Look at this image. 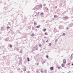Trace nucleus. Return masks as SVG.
<instances>
[{
  "instance_id": "f257e3e1",
  "label": "nucleus",
  "mask_w": 73,
  "mask_h": 73,
  "mask_svg": "<svg viewBox=\"0 0 73 73\" xmlns=\"http://www.w3.org/2000/svg\"><path fill=\"white\" fill-rule=\"evenodd\" d=\"M42 5H38V7L39 8V9H40V7H42Z\"/></svg>"
},
{
  "instance_id": "f03ea898",
  "label": "nucleus",
  "mask_w": 73,
  "mask_h": 73,
  "mask_svg": "<svg viewBox=\"0 0 73 73\" xmlns=\"http://www.w3.org/2000/svg\"><path fill=\"white\" fill-rule=\"evenodd\" d=\"M66 60H65V59H63V63L64 64H66Z\"/></svg>"
},
{
  "instance_id": "7ed1b4c3",
  "label": "nucleus",
  "mask_w": 73,
  "mask_h": 73,
  "mask_svg": "<svg viewBox=\"0 0 73 73\" xmlns=\"http://www.w3.org/2000/svg\"><path fill=\"white\" fill-rule=\"evenodd\" d=\"M50 69L51 70H53V67H51L50 68Z\"/></svg>"
},
{
  "instance_id": "20e7f679",
  "label": "nucleus",
  "mask_w": 73,
  "mask_h": 73,
  "mask_svg": "<svg viewBox=\"0 0 73 73\" xmlns=\"http://www.w3.org/2000/svg\"><path fill=\"white\" fill-rule=\"evenodd\" d=\"M64 64H63V63L62 64L61 66L62 67H64Z\"/></svg>"
},
{
  "instance_id": "39448f33",
  "label": "nucleus",
  "mask_w": 73,
  "mask_h": 73,
  "mask_svg": "<svg viewBox=\"0 0 73 73\" xmlns=\"http://www.w3.org/2000/svg\"><path fill=\"white\" fill-rule=\"evenodd\" d=\"M57 15H54V17H55L56 18H57Z\"/></svg>"
},
{
  "instance_id": "423d86ee",
  "label": "nucleus",
  "mask_w": 73,
  "mask_h": 73,
  "mask_svg": "<svg viewBox=\"0 0 73 73\" xmlns=\"http://www.w3.org/2000/svg\"><path fill=\"white\" fill-rule=\"evenodd\" d=\"M36 27L38 28H40V25L37 26H36Z\"/></svg>"
},
{
  "instance_id": "0eeeda50",
  "label": "nucleus",
  "mask_w": 73,
  "mask_h": 73,
  "mask_svg": "<svg viewBox=\"0 0 73 73\" xmlns=\"http://www.w3.org/2000/svg\"><path fill=\"white\" fill-rule=\"evenodd\" d=\"M64 19H68V17H64Z\"/></svg>"
},
{
  "instance_id": "6e6552de",
  "label": "nucleus",
  "mask_w": 73,
  "mask_h": 73,
  "mask_svg": "<svg viewBox=\"0 0 73 73\" xmlns=\"http://www.w3.org/2000/svg\"><path fill=\"white\" fill-rule=\"evenodd\" d=\"M10 48H12V45H10Z\"/></svg>"
},
{
  "instance_id": "1a4fd4ad",
  "label": "nucleus",
  "mask_w": 73,
  "mask_h": 73,
  "mask_svg": "<svg viewBox=\"0 0 73 73\" xmlns=\"http://www.w3.org/2000/svg\"><path fill=\"white\" fill-rule=\"evenodd\" d=\"M31 36H34V34H32Z\"/></svg>"
},
{
  "instance_id": "9d476101",
  "label": "nucleus",
  "mask_w": 73,
  "mask_h": 73,
  "mask_svg": "<svg viewBox=\"0 0 73 73\" xmlns=\"http://www.w3.org/2000/svg\"><path fill=\"white\" fill-rule=\"evenodd\" d=\"M51 45H52V44H51V43H49L48 45H49V46H50Z\"/></svg>"
},
{
  "instance_id": "9b49d317",
  "label": "nucleus",
  "mask_w": 73,
  "mask_h": 73,
  "mask_svg": "<svg viewBox=\"0 0 73 73\" xmlns=\"http://www.w3.org/2000/svg\"><path fill=\"white\" fill-rule=\"evenodd\" d=\"M27 59H28V61H30V60H29V58H27Z\"/></svg>"
},
{
  "instance_id": "f8f14e48",
  "label": "nucleus",
  "mask_w": 73,
  "mask_h": 73,
  "mask_svg": "<svg viewBox=\"0 0 73 73\" xmlns=\"http://www.w3.org/2000/svg\"><path fill=\"white\" fill-rule=\"evenodd\" d=\"M58 69H60V68H61V67H58Z\"/></svg>"
},
{
  "instance_id": "ddd939ff",
  "label": "nucleus",
  "mask_w": 73,
  "mask_h": 73,
  "mask_svg": "<svg viewBox=\"0 0 73 73\" xmlns=\"http://www.w3.org/2000/svg\"><path fill=\"white\" fill-rule=\"evenodd\" d=\"M44 35H47V33H44Z\"/></svg>"
},
{
  "instance_id": "4468645a",
  "label": "nucleus",
  "mask_w": 73,
  "mask_h": 73,
  "mask_svg": "<svg viewBox=\"0 0 73 73\" xmlns=\"http://www.w3.org/2000/svg\"><path fill=\"white\" fill-rule=\"evenodd\" d=\"M34 25H36V23H35V22L34 23Z\"/></svg>"
},
{
  "instance_id": "2eb2a0df",
  "label": "nucleus",
  "mask_w": 73,
  "mask_h": 73,
  "mask_svg": "<svg viewBox=\"0 0 73 73\" xmlns=\"http://www.w3.org/2000/svg\"><path fill=\"white\" fill-rule=\"evenodd\" d=\"M46 30V29H43V31H44V32H45V31Z\"/></svg>"
},
{
  "instance_id": "dca6fc26",
  "label": "nucleus",
  "mask_w": 73,
  "mask_h": 73,
  "mask_svg": "<svg viewBox=\"0 0 73 73\" xmlns=\"http://www.w3.org/2000/svg\"><path fill=\"white\" fill-rule=\"evenodd\" d=\"M7 29H9L10 28V27H8L7 28Z\"/></svg>"
},
{
  "instance_id": "f3484780",
  "label": "nucleus",
  "mask_w": 73,
  "mask_h": 73,
  "mask_svg": "<svg viewBox=\"0 0 73 73\" xmlns=\"http://www.w3.org/2000/svg\"><path fill=\"white\" fill-rule=\"evenodd\" d=\"M64 36H65V33H64L62 34Z\"/></svg>"
},
{
  "instance_id": "a211bd4d",
  "label": "nucleus",
  "mask_w": 73,
  "mask_h": 73,
  "mask_svg": "<svg viewBox=\"0 0 73 73\" xmlns=\"http://www.w3.org/2000/svg\"><path fill=\"white\" fill-rule=\"evenodd\" d=\"M43 13H41V15H43Z\"/></svg>"
},
{
  "instance_id": "6ab92c4d",
  "label": "nucleus",
  "mask_w": 73,
  "mask_h": 73,
  "mask_svg": "<svg viewBox=\"0 0 73 73\" xmlns=\"http://www.w3.org/2000/svg\"><path fill=\"white\" fill-rule=\"evenodd\" d=\"M46 57L47 58H48V56L46 55Z\"/></svg>"
},
{
  "instance_id": "aec40b11",
  "label": "nucleus",
  "mask_w": 73,
  "mask_h": 73,
  "mask_svg": "<svg viewBox=\"0 0 73 73\" xmlns=\"http://www.w3.org/2000/svg\"><path fill=\"white\" fill-rule=\"evenodd\" d=\"M70 63H68L67 64L68 65H70Z\"/></svg>"
},
{
  "instance_id": "412c9836",
  "label": "nucleus",
  "mask_w": 73,
  "mask_h": 73,
  "mask_svg": "<svg viewBox=\"0 0 73 73\" xmlns=\"http://www.w3.org/2000/svg\"><path fill=\"white\" fill-rule=\"evenodd\" d=\"M45 5H46L45 4H44V5H43V6L44 7H45Z\"/></svg>"
},
{
  "instance_id": "4be33fe9",
  "label": "nucleus",
  "mask_w": 73,
  "mask_h": 73,
  "mask_svg": "<svg viewBox=\"0 0 73 73\" xmlns=\"http://www.w3.org/2000/svg\"><path fill=\"white\" fill-rule=\"evenodd\" d=\"M39 46H41V44H39Z\"/></svg>"
},
{
  "instance_id": "5701e85b",
  "label": "nucleus",
  "mask_w": 73,
  "mask_h": 73,
  "mask_svg": "<svg viewBox=\"0 0 73 73\" xmlns=\"http://www.w3.org/2000/svg\"><path fill=\"white\" fill-rule=\"evenodd\" d=\"M41 72H43V71H41Z\"/></svg>"
},
{
  "instance_id": "b1692460",
  "label": "nucleus",
  "mask_w": 73,
  "mask_h": 73,
  "mask_svg": "<svg viewBox=\"0 0 73 73\" xmlns=\"http://www.w3.org/2000/svg\"><path fill=\"white\" fill-rule=\"evenodd\" d=\"M39 13H40L39 12L38 13V14H39Z\"/></svg>"
},
{
  "instance_id": "393cba45",
  "label": "nucleus",
  "mask_w": 73,
  "mask_h": 73,
  "mask_svg": "<svg viewBox=\"0 0 73 73\" xmlns=\"http://www.w3.org/2000/svg\"><path fill=\"white\" fill-rule=\"evenodd\" d=\"M26 69H25V71H26Z\"/></svg>"
},
{
  "instance_id": "a878e982",
  "label": "nucleus",
  "mask_w": 73,
  "mask_h": 73,
  "mask_svg": "<svg viewBox=\"0 0 73 73\" xmlns=\"http://www.w3.org/2000/svg\"><path fill=\"white\" fill-rule=\"evenodd\" d=\"M72 65H73V64H72Z\"/></svg>"
},
{
  "instance_id": "bb28decb",
  "label": "nucleus",
  "mask_w": 73,
  "mask_h": 73,
  "mask_svg": "<svg viewBox=\"0 0 73 73\" xmlns=\"http://www.w3.org/2000/svg\"><path fill=\"white\" fill-rule=\"evenodd\" d=\"M38 15H37V16H38Z\"/></svg>"
},
{
  "instance_id": "cd10ccee",
  "label": "nucleus",
  "mask_w": 73,
  "mask_h": 73,
  "mask_svg": "<svg viewBox=\"0 0 73 73\" xmlns=\"http://www.w3.org/2000/svg\"><path fill=\"white\" fill-rule=\"evenodd\" d=\"M48 40H47V41H46V42H48Z\"/></svg>"
},
{
  "instance_id": "c85d7f7f",
  "label": "nucleus",
  "mask_w": 73,
  "mask_h": 73,
  "mask_svg": "<svg viewBox=\"0 0 73 73\" xmlns=\"http://www.w3.org/2000/svg\"><path fill=\"white\" fill-rule=\"evenodd\" d=\"M36 9H38L37 8H36Z\"/></svg>"
},
{
  "instance_id": "c756f323",
  "label": "nucleus",
  "mask_w": 73,
  "mask_h": 73,
  "mask_svg": "<svg viewBox=\"0 0 73 73\" xmlns=\"http://www.w3.org/2000/svg\"><path fill=\"white\" fill-rule=\"evenodd\" d=\"M40 15H41V14H40Z\"/></svg>"
},
{
  "instance_id": "7c9ffc66",
  "label": "nucleus",
  "mask_w": 73,
  "mask_h": 73,
  "mask_svg": "<svg viewBox=\"0 0 73 73\" xmlns=\"http://www.w3.org/2000/svg\"><path fill=\"white\" fill-rule=\"evenodd\" d=\"M35 16H36V15H35Z\"/></svg>"
}]
</instances>
